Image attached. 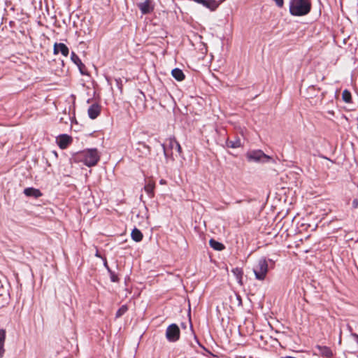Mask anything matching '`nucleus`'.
<instances>
[{"label": "nucleus", "mask_w": 358, "mask_h": 358, "mask_svg": "<svg viewBox=\"0 0 358 358\" xmlns=\"http://www.w3.org/2000/svg\"><path fill=\"white\" fill-rule=\"evenodd\" d=\"M136 150L140 152V156H147L150 153V148L145 143L142 142H138L137 143Z\"/></svg>", "instance_id": "2eb2a0df"}, {"label": "nucleus", "mask_w": 358, "mask_h": 358, "mask_svg": "<svg viewBox=\"0 0 358 358\" xmlns=\"http://www.w3.org/2000/svg\"><path fill=\"white\" fill-rule=\"evenodd\" d=\"M103 265L104 267L106 268L107 271L109 273V270H111L109 266L108 265L107 260L106 258L103 259Z\"/></svg>", "instance_id": "2f4dec72"}, {"label": "nucleus", "mask_w": 358, "mask_h": 358, "mask_svg": "<svg viewBox=\"0 0 358 358\" xmlns=\"http://www.w3.org/2000/svg\"><path fill=\"white\" fill-rule=\"evenodd\" d=\"M121 81L120 79H116L117 84L119 85V82Z\"/></svg>", "instance_id": "ea45409f"}, {"label": "nucleus", "mask_w": 358, "mask_h": 358, "mask_svg": "<svg viewBox=\"0 0 358 358\" xmlns=\"http://www.w3.org/2000/svg\"><path fill=\"white\" fill-rule=\"evenodd\" d=\"M137 6L143 15L150 14L154 10L152 0H145L144 2L138 3Z\"/></svg>", "instance_id": "0eeeda50"}, {"label": "nucleus", "mask_w": 358, "mask_h": 358, "mask_svg": "<svg viewBox=\"0 0 358 358\" xmlns=\"http://www.w3.org/2000/svg\"><path fill=\"white\" fill-rule=\"evenodd\" d=\"M209 245L212 248H213L214 250H215L217 251H222L225 248L224 245L222 243H220L213 238H211L209 241Z\"/></svg>", "instance_id": "4be33fe9"}, {"label": "nucleus", "mask_w": 358, "mask_h": 358, "mask_svg": "<svg viewBox=\"0 0 358 358\" xmlns=\"http://www.w3.org/2000/svg\"><path fill=\"white\" fill-rule=\"evenodd\" d=\"M180 329L176 324H170L166 331L165 336H180Z\"/></svg>", "instance_id": "dca6fc26"}, {"label": "nucleus", "mask_w": 358, "mask_h": 358, "mask_svg": "<svg viewBox=\"0 0 358 358\" xmlns=\"http://www.w3.org/2000/svg\"><path fill=\"white\" fill-rule=\"evenodd\" d=\"M155 187V184L152 180H148L144 187L145 191L146 192V193L148 194V196L150 198H152L155 196V192H154Z\"/></svg>", "instance_id": "a211bd4d"}, {"label": "nucleus", "mask_w": 358, "mask_h": 358, "mask_svg": "<svg viewBox=\"0 0 358 358\" xmlns=\"http://www.w3.org/2000/svg\"><path fill=\"white\" fill-rule=\"evenodd\" d=\"M47 164H48V166H50V164H49L48 161H47Z\"/></svg>", "instance_id": "c03bdc74"}, {"label": "nucleus", "mask_w": 358, "mask_h": 358, "mask_svg": "<svg viewBox=\"0 0 358 358\" xmlns=\"http://www.w3.org/2000/svg\"><path fill=\"white\" fill-rule=\"evenodd\" d=\"M357 357H358V355H357Z\"/></svg>", "instance_id": "de8ad7c7"}, {"label": "nucleus", "mask_w": 358, "mask_h": 358, "mask_svg": "<svg viewBox=\"0 0 358 358\" xmlns=\"http://www.w3.org/2000/svg\"><path fill=\"white\" fill-rule=\"evenodd\" d=\"M95 255H96V257H101V255L99 254L98 252H96Z\"/></svg>", "instance_id": "e433bc0d"}, {"label": "nucleus", "mask_w": 358, "mask_h": 358, "mask_svg": "<svg viewBox=\"0 0 358 358\" xmlns=\"http://www.w3.org/2000/svg\"><path fill=\"white\" fill-rule=\"evenodd\" d=\"M79 158L81 162L87 166L91 167L95 166L100 159V155L97 149L91 148L83 150L79 154Z\"/></svg>", "instance_id": "f03ea898"}, {"label": "nucleus", "mask_w": 358, "mask_h": 358, "mask_svg": "<svg viewBox=\"0 0 358 358\" xmlns=\"http://www.w3.org/2000/svg\"><path fill=\"white\" fill-rule=\"evenodd\" d=\"M268 261H269L271 263H272L273 264H274V262H273L272 259H268Z\"/></svg>", "instance_id": "58836bf2"}, {"label": "nucleus", "mask_w": 358, "mask_h": 358, "mask_svg": "<svg viewBox=\"0 0 358 358\" xmlns=\"http://www.w3.org/2000/svg\"><path fill=\"white\" fill-rule=\"evenodd\" d=\"M246 159L249 162H255L259 164L274 162L273 159L266 155L262 150H253L246 153Z\"/></svg>", "instance_id": "7ed1b4c3"}, {"label": "nucleus", "mask_w": 358, "mask_h": 358, "mask_svg": "<svg viewBox=\"0 0 358 358\" xmlns=\"http://www.w3.org/2000/svg\"><path fill=\"white\" fill-rule=\"evenodd\" d=\"M194 2L203 5L206 8L209 9L211 11L215 10L220 4L223 1L221 0L220 2H217L215 0H193Z\"/></svg>", "instance_id": "423d86ee"}, {"label": "nucleus", "mask_w": 358, "mask_h": 358, "mask_svg": "<svg viewBox=\"0 0 358 358\" xmlns=\"http://www.w3.org/2000/svg\"><path fill=\"white\" fill-rule=\"evenodd\" d=\"M342 99L344 102L350 103L352 102V96L350 91L345 90L342 93Z\"/></svg>", "instance_id": "b1692460"}, {"label": "nucleus", "mask_w": 358, "mask_h": 358, "mask_svg": "<svg viewBox=\"0 0 358 358\" xmlns=\"http://www.w3.org/2000/svg\"><path fill=\"white\" fill-rule=\"evenodd\" d=\"M312 8L310 0H290L289 13L293 16H303L308 15Z\"/></svg>", "instance_id": "f257e3e1"}, {"label": "nucleus", "mask_w": 358, "mask_h": 358, "mask_svg": "<svg viewBox=\"0 0 358 358\" xmlns=\"http://www.w3.org/2000/svg\"><path fill=\"white\" fill-rule=\"evenodd\" d=\"M128 310V307L127 305H122L116 312L115 317H120L124 314L127 313Z\"/></svg>", "instance_id": "393cba45"}, {"label": "nucleus", "mask_w": 358, "mask_h": 358, "mask_svg": "<svg viewBox=\"0 0 358 358\" xmlns=\"http://www.w3.org/2000/svg\"><path fill=\"white\" fill-rule=\"evenodd\" d=\"M169 342H176L180 337H166Z\"/></svg>", "instance_id": "473e14b6"}, {"label": "nucleus", "mask_w": 358, "mask_h": 358, "mask_svg": "<svg viewBox=\"0 0 358 358\" xmlns=\"http://www.w3.org/2000/svg\"><path fill=\"white\" fill-rule=\"evenodd\" d=\"M194 338H195V340L197 341V343L199 344V341L197 339V338H198V337H197V336H195V337H194Z\"/></svg>", "instance_id": "4c0bfd02"}, {"label": "nucleus", "mask_w": 358, "mask_h": 358, "mask_svg": "<svg viewBox=\"0 0 358 358\" xmlns=\"http://www.w3.org/2000/svg\"><path fill=\"white\" fill-rule=\"evenodd\" d=\"M159 184L160 185H165V184H166V181L164 179H161L159 180Z\"/></svg>", "instance_id": "f704fd0d"}, {"label": "nucleus", "mask_w": 358, "mask_h": 358, "mask_svg": "<svg viewBox=\"0 0 358 358\" xmlns=\"http://www.w3.org/2000/svg\"><path fill=\"white\" fill-rule=\"evenodd\" d=\"M355 341L358 344V337H355Z\"/></svg>", "instance_id": "a19ab883"}, {"label": "nucleus", "mask_w": 358, "mask_h": 358, "mask_svg": "<svg viewBox=\"0 0 358 358\" xmlns=\"http://www.w3.org/2000/svg\"><path fill=\"white\" fill-rule=\"evenodd\" d=\"M50 154L52 155L55 158H57V152L55 150L51 151Z\"/></svg>", "instance_id": "72a5a7b5"}, {"label": "nucleus", "mask_w": 358, "mask_h": 358, "mask_svg": "<svg viewBox=\"0 0 358 358\" xmlns=\"http://www.w3.org/2000/svg\"><path fill=\"white\" fill-rule=\"evenodd\" d=\"M231 272L236 277V278L238 281V283L240 284L241 285H243V269L241 268L236 267V268H233L231 270Z\"/></svg>", "instance_id": "aec40b11"}, {"label": "nucleus", "mask_w": 358, "mask_h": 358, "mask_svg": "<svg viewBox=\"0 0 358 358\" xmlns=\"http://www.w3.org/2000/svg\"><path fill=\"white\" fill-rule=\"evenodd\" d=\"M352 206L353 208H358V199H355L352 201Z\"/></svg>", "instance_id": "7c9ffc66"}, {"label": "nucleus", "mask_w": 358, "mask_h": 358, "mask_svg": "<svg viewBox=\"0 0 358 358\" xmlns=\"http://www.w3.org/2000/svg\"><path fill=\"white\" fill-rule=\"evenodd\" d=\"M87 113L90 119H96L101 113V106L98 103H93L89 107Z\"/></svg>", "instance_id": "f8f14e48"}, {"label": "nucleus", "mask_w": 358, "mask_h": 358, "mask_svg": "<svg viewBox=\"0 0 358 358\" xmlns=\"http://www.w3.org/2000/svg\"><path fill=\"white\" fill-rule=\"evenodd\" d=\"M109 275H110V279L113 282H119V278L117 275L112 270H109Z\"/></svg>", "instance_id": "bb28decb"}, {"label": "nucleus", "mask_w": 358, "mask_h": 358, "mask_svg": "<svg viewBox=\"0 0 358 358\" xmlns=\"http://www.w3.org/2000/svg\"><path fill=\"white\" fill-rule=\"evenodd\" d=\"M172 76L178 81H182L185 76L182 71L178 68H175L171 71Z\"/></svg>", "instance_id": "6ab92c4d"}, {"label": "nucleus", "mask_w": 358, "mask_h": 358, "mask_svg": "<svg viewBox=\"0 0 358 358\" xmlns=\"http://www.w3.org/2000/svg\"><path fill=\"white\" fill-rule=\"evenodd\" d=\"M351 336H358V335L357 334H352Z\"/></svg>", "instance_id": "37998d69"}, {"label": "nucleus", "mask_w": 358, "mask_h": 358, "mask_svg": "<svg viewBox=\"0 0 358 358\" xmlns=\"http://www.w3.org/2000/svg\"><path fill=\"white\" fill-rule=\"evenodd\" d=\"M131 238L136 242H140L143 239L142 232L137 228H134L131 234Z\"/></svg>", "instance_id": "5701e85b"}, {"label": "nucleus", "mask_w": 358, "mask_h": 358, "mask_svg": "<svg viewBox=\"0 0 358 358\" xmlns=\"http://www.w3.org/2000/svg\"><path fill=\"white\" fill-rule=\"evenodd\" d=\"M71 59L78 66L79 71L82 75L87 74L85 65L82 62L80 57L74 52H71Z\"/></svg>", "instance_id": "1a4fd4ad"}, {"label": "nucleus", "mask_w": 358, "mask_h": 358, "mask_svg": "<svg viewBox=\"0 0 358 358\" xmlns=\"http://www.w3.org/2000/svg\"><path fill=\"white\" fill-rule=\"evenodd\" d=\"M72 141V138L67 134H61L57 138V143L60 148H66Z\"/></svg>", "instance_id": "9b49d317"}, {"label": "nucleus", "mask_w": 358, "mask_h": 358, "mask_svg": "<svg viewBox=\"0 0 358 358\" xmlns=\"http://www.w3.org/2000/svg\"><path fill=\"white\" fill-rule=\"evenodd\" d=\"M315 349L317 350V352H315V355H319L325 358H331L334 356L332 350L327 346L317 345Z\"/></svg>", "instance_id": "6e6552de"}, {"label": "nucleus", "mask_w": 358, "mask_h": 358, "mask_svg": "<svg viewBox=\"0 0 358 358\" xmlns=\"http://www.w3.org/2000/svg\"><path fill=\"white\" fill-rule=\"evenodd\" d=\"M59 52L64 57H67L69 54V49L64 43H55L53 47V54L57 55Z\"/></svg>", "instance_id": "9d476101"}, {"label": "nucleus", "mask_w": 358, "mask_h": 358, "mask_svg": "<svg viewBox=\"0 0 358 358\" xmlns=\"http://www.w3.org/2000/svg\"><path fill=\"white\" fill-rule=\"evenodd\" d=\"M14 329H15L14 324L11 322H8V324H6L5 328L0 329V336H5L6 334H7V333L9 334H13Z\"/></svg>", "instance_id": "412c9836"}, {"label": "nucleus", "mask_w": 358, "mask_h": 358, "mask_svg": "<svg viewBox=\"0 0 358 358\" xmlns=\"http://www.w3.org/2000/svg\"><path fill=\"white\" fill-rule=\"evenodd\" d=\"M273 1H275V4L278 7L281 8V7L283 6V4H284V1L283 0H273Z\"/></svg>", "instance_id": "c756f323"}, {"label": "nucleus", "mask_w": 358, "mask_h": 358, "mask_svg": "<svg viewBox=\"0 0 358 358\" xmlns=\"http://www.w3.org/2000/svg\"><path fill=\"white\" fill-rule=\"evenodd\" d=\"M226 145L228 148H238L241 147V141L238 137H234V139L228 138L226 141Z\"/></svg>", "instance_id": "f3484780"}, {"label": "nucleus", "mask_w": 358, "mask_h": 358, "mask_svg": "<svg viewBox=\"0 0 358 358\" xmlns=\"http://www.w3.org/2000/svg\"><path fill=\"white\" fill-rule=\"evenodd\" d=\"M6 337H0V358L3 357L5 353L4 343Z\"/></svg>", "instance_id": "a878e982"}, {"label": "nucleus", "mask_w": 358, "mask_h": 358, "mask_svg": "<svg viewBox=\"0 0 358 358\" xmlns=\"http://www.w3.org/2000/svg\"><path fill=\"white\" fill-rule=\"evenodd\" d=\"M24 194L29 197L35 199L39 198L43 195L42 192L38 189L34 187H27L24 189Z\"/></svg>", "instance_id": "ddd939ff"}, {"label": "nucleus", "mask_w": 358, "mask_h": 358, "mask_svg": "<svg viewBox=\"0 0 358 358\" xmlns=\"http://www.w3.org/2000/svg\"><path fill=\"white\" fill-rule=\"evenodd\" d=\"M0 295H2V293L0 292Z\"/></svg>", "instance_id": "49530a36"}, {"label": "nucleus", "mask_w": 358, "mask_h": 358, "mask_svg": "<svg viewBox=\"0 0 358 358\" xmlns=\"http://www.w3.org/2000/svg\"><path fill=\"white\" fill-rule=\"evenodd\" d=\"M338 343H339L340 344L341 343V337H339Z\"/></svg>", "instance_id": "79ce46f5"}, {"label": "nucleus", "mask_w": 358, "mask_h": 358, "mask_svg": "<svg viewBox=\"0 0 358 358\" xmlns=\"http://www.w3.org/2000/svg\"><path fill=\"white\" fill-rule=\"evenodd\" d=\"M237 299H238V301H239V304H241L242 301H241V296L239 295L237 296Z\"/></svg>", "instance_id": "c9c22d12"}, {"label": "nucleus", "mask_w": 358, "mask_h": 358, "mask_svg": "<svg viewBox=\"0 0 358 358\" xmlns=\"http://www.w3.org/2000/svg\"><path fill=\"white\" fill-rule=\"evenodd\" d=\"M268 271V261L265 257L260 258L253 268L255 278L258 280H264L266 277Z\"/></svg>", "instance_id": "20e7f679"}, {"label": "nucleus", "mask_w": 358, "mask_h": 358, "mask_svg": "<svg viewBox=\"0 0 358 358\" xmlns=\"http://www.w3.org/2000/svg\"><path fill=\"white\" fill-rule=\"evenodd\" d=\"M178 143L176 138L174 136L170 137L168 139H166V142L163 144H162V146L163 148L164 154L166 158H168L169 157H172V152H169V150L172 151L175 149V143Z\"/></svg>", "instance_id": "39448f33"}, {"label": "nucleus", "mask_w": 358, "mask_h": 358, "mask_svg": "<svg viewBox=\"0 0 358 358\" xmlns=\"http://www.w3.org/2000/svg\"><path fill=\"white\" fill-rule=\"evenodd\" d=\"M61 62H62V65H64V61L62 60Z\"/></svg>", "instance_id": "a18cd8bd"}, {"label": "nucleus", "mask_w": 358, "mask_h": 358, "mask_svg": "<svg viewBox=\"0 0 358 358\" xmlns=\"http://www.w3.org/2000/svg\"><path fill=\"white\" fill-rule=\"evenodd\" d=\"M320 89L318 88L317 91H319ZM316 88L314 85H310L307 89V92L309 94L310 97H312V96H316L315 94Z\"/></svg>", "instance_id": "cd10ccee"}, {"label": "nucleus", "mask_w": 358, "mask_h": 358, "mask_svg": "<svg viewBox=\"0 0 358 358\" xmlns=\"http://www.w3.org/2000/svg\"><path fill=\"white\" fill-rule=\"evenodd\" d=\"M180 329V333L184 334H194V332L192 329V325L190 320H188L185 322H182L180 326L179 327Z\"/></svg>", "instance_id": "4468645a"}, {"label": "nucleus", "mask_w": 358, "mask_h": 358, "mask_svg": "<svg viewBox=\"0 0 358 358\" xmlns=\"http://www.w3.org/2000/svg\"><path fill=\"white\" fill-rule=\"evenodd\" d=\"M175 143V150L178 152L179 155L182 153V148L179 143Z\"/></svg>", "instance_id": "c85d7f7f"}]
</instances>
